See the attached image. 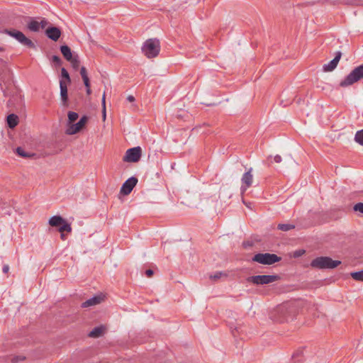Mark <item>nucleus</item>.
Returning <instances> with one entry per match:
<instances>
[{"mask_svg":"<svg viewBox=\"0 0 363 363\" xmlns=\"http://www.w3.org/2000/svg\"><path fill=\"white\" fill-rule=\"evenodd\" d=\"M274 160L276 163H280L281 162L282 159L279 155H277L274 156Z\"/></svg>","mask_w":363,"mask_h":363,"instance_id":"58836bf2","label":"nucleus"},{"mask_svg":"<svg viewBox=\"0 0 363 363\" xmlns=\"http://www.w3.org/2000/svg\"><path fill=\"white\" fill-rule=\"evenodd\" d=\"M4 48L3 47H0V52H4Z\"/></svg>","mask_w":363,"mask_h":363,"instance_id":"09e8293b","label":"nucleus"},{"mask_svg":"<svg viewBox=\"0 0 363 363\" xmlns=\"http://www.w3.org/2000/svg\"><path fill=\"white\" fill-rule=\"evenodd\" d=\"M83 82H84V86H86V88H89L90 87V81H89V77H84L83 79Z\"/></svg>","mask_w":363,"mask_h":363,"instance_id":"e433bc0d","label":"nucleus"},{"mask_svg":"<svg viewBox=\"0 0 363 363\" xmlns=\"http://www.w3.org/2000/svg\"><path fill=\"white\" fill-rule=\"evenodd\" d=\"M80 74H81L82 79L84 77H88L86 69V68L84 67H81V69H80Z\"/></svg>","mask_w":363,"mask_h":363,"instance_id":"72a5a7b5","label":"nucleus"},{"mask_svg":"<svg viewBox=\"0 0 363 363\" xmlns=\"http://www.w3.org/2000/svg\"><path fill=\"white\" fill-rule=\"evenodd\" d=\"M280 279V277L277 274L273 275H255L247 278L248 283L256 286L264 285L273 283Z\"/></svg>","mask_w":363,"mask_h":363,"instance_id":"39448f33","label":"nucleus"},{"mask_svg":"<svg viewBox=\"0 0 363 363\" xmlns=\"http://www.w3.org/2000/svg\"><path fill=\"white\" fill-rule=\"evenodd\" d=\"M29 21L28 22V28L33 32H38L40 30V23L38 21L33 20L28 17Z\"/></svg>","mask_w":363,"mask_h":363,"instance_id":"aec40b11","label":"nucleus"},{"mask_svg":"<svg viewBox=\"0 0 363 363\" xmlns=\"http://www.w3.org/2000/svg\"><path fill=\"white\" fill-rule=\"evenodd\" d=\"M281 259V257L271 253H257L255 255L252 261L262 264L271 265Z\"/></svg>","mask_w":363,"mask_h":363,"instance_id":"423d86ee","label":"nucleus"},{"mask_svg":"<svg viewBox=\"0 0 363 363\" xmlns=\"http://www.w3.org/2000/svg\"><path fill=\"white\" fill-rule=\"evenodd\" d=\"M67 116L69 124H72L79 117L78 113L74 111H69Z\"/></svg>","mask_w":363,"mask_h":363,"instance_id":"a878e982","label":"nucleus"},{"mask_svg":"<svg viewBox=\"0 0 363 363\" xmlns=\"http://www.w3.org/2000/svg\"><path fill=\"white\" fill-rule=\"evenodd\" d=\"M232 333H233V335L235 336V333L233 330L232 331Z\"/></svg>","mask_w":363,"mask_h":363,"instance_id":"8fccbe9b","label":"nucleus"},{"mask_svg":"<svg viewBox=\"0 0 363 363\" xmlns=\"http://www.w3.org/2000/svg\"><path fill=\"white\" fill-rule=\"evenodd\" d=\"M4 33L7 34L8 35L13 38L17 41L20 39V38L23 34L21 31L16 30V29H5L4 30Z\"/></svg>","mask_w":363,"mask_h":363,"instance_id":"6ab92c4d","label":"nucleus"},{"mask_svg":"<svg viewBox=\"0 0 363 363\" xmlns=\"http://www.w3.org/2000/svg\"><path fill=\"white\" fill-rule=\"evenodd\" d=\"M2 271L5 274L8 273L9 271V266L8 264H4L3 266Z\"/></svg>","mask_w":363,"mask_h":363,"instance_id":"79ce46f5","label":"nucleus"},{"mask_svg":"<svg viewBox=\"0 0 363 363\" xmlns=\"http://www.w3.org/2000/svg\"><path fill=\"white\" fill-rule=\"evenodd\" d=\"M60 237L62 240H65L66 239V235L64 234V233H60Z\"/></svg>","mask_w":363,"mask_h":363,"instance_id":"a18cd8bd","label":"nucleus"},{"mask_svg":"<svg viewBox=\"0 0 363 363\" xmlns=\"http://www.w3.org/2000/svg\"><path fill=\"white\" fill-rule=\"evenodd\" d=\"M58 230L60 233H70L72 231V227L69 223L67 222V220L65 221V223L62 224L59 228Z\"/></svg>","mask_w":363,"mask_h":363,"instance_id":"5701e85b","label":"nucleus"},{"mask_svg":"<svg viewBox=\"0 0 363 363\" xmlns=\"http://www.w3.org/2000/svg\"><path fill=\"white\" fill-rule=\"evenodd\" d=\"M40 23V28H45V26L48 25V22L45 18L42 19Z\"/></svg>","mask_w":363,"mask_h":363,"instance_id":"4c0bfd02","label":"nucleus"},{"mask_svg":"<svg viewBox=\"0 0 363 363\" xmlns=\"http://www.w3.org/2000/svg\"><path fill=\"white\" fill-rule=\"evenodd\" d=\"M72 68L75 70L79 69L80 61L79 60V56L77 55H74V57H73L70 61Z\"/></svg>","mask_w":363,"mask_h":363,"instance_id":"b1692460","label":"nucleus"},{"mask_svg":"<svg viewBox=\"0 0 363 363\" xmlns=\"http://www.w3.org/2000/svg\"><path fill=\"white\" fill-rule=\"evenodd\" d=\"M354 140L359 145H363V129L356 133Z\"/></svg>","mask_w":363,"mask_h":363,"instance_id":"bb28decb","label":"nucleus"},{"mask_svg":"<svg viewBox=\"0 0 363 363\" xmlns=\"http://www.w3.org/2000/svg\"><path fill=\"white\" fill-rule=\"evenodd\" d=\"M325 1L330 2L332 4H335L338 0H325Z\"/></svg>","mask_w":363,"mask_h":363,"instance_id":"49530a36","label":"nucleus"},{"mask_svg":"<svg viewBox=\"0 0 363 363\" xmlns=\"http://www.w3.org/2000/svg\"><path fill=\"white\" fill-rule=\"evenodd\" d=\"M60 96L63 105H66L68 101V94H67V87L65 82L63 80H60Z\"/></svg>","mask_w":363,"mask_h":363,"instance_id":"ddd939ff","label":"nucleus"},{"mask_svg":"<svg viewBox=\"0 0 363 363\" xmlns=\"http://www.w3.org/2000/svg\"><path fill=\"white\" fill-rule=\"evenodd\" d=\"M61 75H62V78H64L65 79L67 80V83L71 82L69 74L68 72L67 71V69L64 67H62L61 69Z\"/></svg>","mask_w":363,"mask_h":363,"instance_id":"c756f323","label":"nucleus"},{"mask_svg":"<svg viewBox=\"0 0 363 363\" xmlns=\"http://www.w3.org/2000/svg\"><path fill=\"white\" fill-rule=\"evenodd\" d=\"M142 51L147 58L157 57L160 51V43L157 38H150L147 40L143 47Z\"/></svg>","mask_w":363,"mask_h":363,"instance_id":"f03ea898","label":"nucleus"},{"mask_svg":"<svg viewBox=\"0 0 363 363\" xmlns=\"http://www.w3.org/2000/svg\"><path fill=\"white\" fill-rule=\"evenodd\" d=\"M243 246L244 247H251L252 246V243L250 242H243Z\"/></svg>","mask_w":363,"mask_h":363,"instance_id":"c03bdc74","label":"nucleus"},{"mask_svg":"<svg viewBox=\"0 0 363 363\" xmlns=\"http://www.w3.org/2000/svg\"><path fill=\"white\" fill-rule=\"evenodd\" d=\"M353 279L358 281H363V270L351 273Z\"/></svg>","mask_w":363,"mask_h":363,"instance_id":"393cba45","label":"nucleus"},{"mask_svg":"<svg viewBox=\"0 0 363 363\" xmlns=\"http://www.w3.org/2000/svg\"><path fill=\"white\" fill-rule=\"evenodd\" d=\"M16 152L18 155H19L20 157H23V158H28L33 155H31V154L26 152L24 150V149L21 147H18L16 150Z\"/></svg>","mask_w":363,"mask_h":363,"instance_id":"4be33fe9","label":"nucleus"},{"mask_svg":"<svg viewBox=\"0 0 363 363\" xmlns=\"http://www.w3.org/2000/svg\"><path fill=\"white\" fill-rule=\"evenodd\" d=\"M25 359V357L23 356H16L12 358L11 361L12 362H18V361L23 360Z\"/></svg>","mask_w":363,"mask_h":363,"instance_id":"f704fd0d","label":"nucleus"},{"mask_svg":"<svg viewBox=\"0 0 363 363\" xmlns=\"http://www.w3.org/2000/svg\"><path fill=\"white\" fill-rule=\"evenodd\" d=\"M138 179L135 177H131L128 179L122 185L121 188V194L123 195H128L130 194L133 188L138 183Z\"/></svg>","mask_w":363,"mask_h":363,"instance_id":"1a4fd4ad","label":"nucleus"},{"mask_svg":"<svg viewBox=\"0 0 363 363\" xmlns=\"http://www.w3.org/2000/svg\"><path fill=\"white\" fill-rule=\"evenodd\" d=\"M341 57L342 52L340 51L336 52L335 58L332 60L330 62H329L328 64H325L323 66V72H328L333 71L337 67Z\"/></svg>","mask_w":363,"mask_h":363,"instance_id":"9d476101","label":"nucleus"},{"mask_svg":"<svg viewBox=\"0 0 363 363\" xmlns=\"http://www.w3.org/2000/svg\"><path fill=\"white\" fill-rule=\"evenodd\" d=\"M302 354H303L302 350H298L296 351V352L293 354V355H292V358L296 359V357H301V356L302 355Z\"/></svg>","mask_w":363,"mask_h":363,"instance_id":"c9c22d12","label":"nucleus"},{"mask_svg":"<svg viewBox=\"0 0 363 363\" xmlns=\"http://www.w3.org/2000/svg\"><path fill=\"white\" fill-rule=\"evenodd\" d=\"M363 79V64L353 69L343 80L340 82V86L347 87Z\"/></svg>","mask_w":363,"mask_h":363,"instance_id":"20e7f679","label":"nucleus"},{"mask_svg":"<svg viewBox=\"0 0 363 363\" xmlns=\"http://www.w3.org/2000/svg\"><path fill=\"white\" fill-rule=\"evenodd\" d=\"M297 313V308L294 303H286L277 306L274 311L272 318L278 323L292 320Z\"/></svg>","mask_w":363,"mask_h":363,"instance_id":"f257e3e1","label":"nucleus"},{"mask_svg":"<svg viewBox=\"0 0 363 363\" xmlns=\"http://www.w3.org/2000/svg\"><path fill=\"white\" fill-rule=\"evenodd\" d=\"M104 332V327L99 326L94 328L89 333V336L91 337H99L102 335Z\"/></svg>","mask_w":363,"mask_h":363,"instance_id":"412c9836","label":"nucleus"},{"mask_svg":"<svg viewBox=\"0 0 363 363\" xmlns=\"http://www.w3.org/2000/svg\"><path fill=\"white\" fill-rule=\"evenodd\" d=\"M88 121V117L86 116H82L79 121L75 123L72 124L66 130L67 135H74L79 132L86 125Z\"/></svg>","mask_w":363,"mask_h":363,"instance_id":"6e6552de","label":"nucleus"},{"mask_svg":"<svg viewBox=\"0 0 363 363\" xmlns=\"http://www.w3.org/2000/svg\"><path fill=\"white\" fill-rule=\"evenodd\" d=\"M7 125L10 128H14L18 123V117L14 114H9L6 118Z\"/></svg>","mask_w":363,"mask_h":363,"instance_id":"a211bd4d","label":"nucleus"},{"mask_svg":"<svg viewBox=\"0 0 363 363\" xmlns=\"http://www.w3.org/2000/svg\"><path fill=\"white\" fill-rule=\"evenodd\" d=\"M252 168H250V169L245 172L242 177V186H241L242 192H245L247 188H249L252 183L253 175L252 174Z\"/></svg>","mask_w":363,"mask_h":363,"instance_id":"9b49d317","label":"nucleus"},{"mask_svg":"<svg viewBox=\"0 0 363 363\" xmlns=\"http://www.w3.org/2000/svg\"><path fill=\"white\" fill-rule=\"evenodd\" d=\"M102 115H103V119H106V95L105 92L103 94L102 96Z\"/></svg>","mask_w":363,"mask_h":363,"instance_id":"7c9ffc66","label":"nucleus"},{"mask_svg":"<svg viewBox=\"0 0 363 363\" xmlns=\"http://www.w3.org/2000/svg\"><path fill=\"white\" fill-rule=\"evenodd\" d=\"M154 274V272L152 269H149L145 271V274L147 277H151Z\"/></svg>","mask_w":363,"mask_h":363,"instance_id":"a19ab883","label":"nucleus"},{"mask_svg":"<svg viewBox=\"0 0 363 363\" xmlns=\"http://www.w3.org/2000/svg\"><path fill=\"white\" fill-rule=\"evenodd\" d=\"M18 42L28 48H35V43L30 39L27 38L24 34L22 35V36L20 38Z\"/></svg>","mask_w":363,"mask_h":363,"instance_id":"f3484780","label":"nucleus"},{"mask_svg":"<svg viewBox=\"0 0 363 363\" xmlns=\"http://www.w3.org/2000/svg\"><path fill=\"white\" fill-rule=\"evenodd\" d=\"M304 252H305L304 250H298V251L294 252V256L295 257H298L302 255Z\"/></svg>","mask_w":363,"mask_h":363,"instance_id":"ea45409f","label":"nucleus"},{"mask_svg":"<svg viewBox=\"0 0 363 363\" xmlns=\"http://www.w3.org/2000/svg\"><path fill=\"white\" fill-rule=\"evenodd\" d=\"M60 51L67 61H70L73 57H74V55H73L70 48L67 45H61Z\"/></svg>","mask_w":363,"mask_h":363,"instance_id":"2eb2a0df","label":"nucleus"},{"mask_svg":"<svg viewBox=\"0 0 363 363\" xmlns=\"http://www.w3.org/2000/svg\"><path fill=\"white\" fill-rule=\"evenodd\" d=\"M45 34L48 38L57 41L61 35V30L57 27H49L46 29Z\"/></svg>","mask_w":363,"mask_h":363,"instance_id":"f8f14e48","label":"nucleus"},{"mask_svg":"<svg viewBox=\"0 0 363 363\" xmlns=\"http://www.w3.org/2000/svg\"><path fill=\"white\" fill-rule=\"evenodd\" d=\"M222 277H227V274L225 273H223L222 272H216L214 274L210 276V279H213L214 281H216L221 278Z\"/></svg>","mask_w":363,"mask_h":363,"instance_id":"c85d7f7f","label":"nucleus"},{"mask_svg":"<svg viewBox=\"0 0 363 363\" xmlns=\"http://www.w3.org/2000/svg\"><path fill=\"white\" fill-rule=\"evenodd\" d=\"M294 227L295 226L294 225L291 224H279L277 228L282 231H288L294 228Z\"/></svg>","mask_w":363,"mask_h":363,"instance_id":"cd10ccee","label":"nucleus"},{"mask_svg":"<svg viewBox=\"0 0 363 363\" xmlns=\"http://www.w3.org/2000/svg\"><path fill=\"white\" fill-rule=\"evenodd\" d=\"M127 100L129 101V102H133L135 101V97L132 95H129L128 97H127Z\"/></svg>","mask_w":363,"mask_h":363,"instance_id":"37998d69","label":"nucleus"},{"mask_svg":"<svg viewBox=\"0 0 363 363\" xmlns=\"http://www.w3.org/2000/svg\"><path fill=\"white\" fill-rule=\"evenodd\" d=\"M91 91L90 87L86 88V94H87L88 95H89V94H91Z\"/></svg>","mask_w":363,"mask_h":363,"instance_id":"de8ad7c7","label":"nucleus"},{"mask_svg":"<svg viewBox=\"0 0 363 363\" xmlns=\"http://www.w3.org/2000/svg\"><path fill=\"white\" fill-rule=\"evenodd\" d=\"M353 210L354 211H359L361 213H363V203H357L353 206Z\"/></svg>","mask_w":363,"mask_h":363,"instance_id":"473e14b6","label":"nucleus"},{"mask_svg":"<svg viewBox=\"0 0 363 363\" xmlns=\"http://www.w3.org/2000/svg\"><path fill=\"white\" fill-rule=\"evenodd\" d=\"M52 60L56 66H60L62 63V60L57 55H53L52 57Z\"/></svg>","mask_w":363,"mask_h":363,"instance_id":"2f4dec72","label":"nucleus"},{"mask_svg":"<svg viewBox=\"0 0 363 363\" xmlns=\"http://www.w3.org/2000/svg\"><path fill=\"white\" fill-rule=\"evenodd\" d=\"M340 264V261L333 260L329 257H318L311 261V266L313 268L323 269H333Z\"/></svg>","mask_w":363,"mask_h":363,"instance_id":"7ed1b4c3","label":"nucleus"},{"mask_svg":"<svg viewBox=\"0 0 363 363\" xmlns=\"http://www.w3.org/2000/svg\"><path fill=\"white\" fill-rule=\"evenodd\" d=\"M102 297L101 296H95L86 301L83 302L82 304V308H87L89 306H96L100 303L102 301Z\"/></svg>","mask_w":363,"mask_h":363,"instance_id":"4468645a","label":"nucleus"},{"mask_svg":"<svg viewBox=\"0 0 363 363\" xmlns=\"http://www.w3.org/2000/svg\"><path fill=\"white\" fill-rule=\"evenodd\" d=\"M141 156L142 149L140 146H138L127 150L123 160L125 162H138Z\"/></svg>","mask_w":363,"mask_h":363,"instance_id":"0eeeda50","label":"nucleus"},{"mask_svg":"<svg viewBox=\"0 0 363 363\" xmlns=\"http://www.w3.org/2000/svg\"><path fill=\"white\" fill-rule=\"evenodd\" d=\"M65 220L60 216H54L49 219L48 223L52 227L59 228L62 224L65 223Z\"/></svg>","mask_w":363,"mask_h":363,"instance_id":"dca6fc26","label":"nucleus"}]
</instances>
